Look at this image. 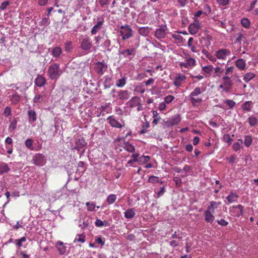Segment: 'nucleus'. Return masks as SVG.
<instances>
[{
    "label": "nucleus",
    "mask_w": 258,
    "mask_h": 258,
    "mask_svg": "<svg viewBox=\"0 0 258 258\" xmlns=\"http://www.w3.org/2000/svg\"><path fill=\"white\" fill-rule=\"evenodd\" d=\"M217 2L220 5L224 6L228 4L229 0H217Z\"/></svg>",
    "instance_id": "63"
},
{
    "label": "nucleus",
    "mask_w": 258,
    "mask_h": 258,
    "mask_svg": "<svg viewBox=\"0 0 258 258\" xmlns=\"http://www.w3.org/2000/svg\"><path fill=\"white\" fill-rule=\"evenodd\" d=\"M33 160L34 164L38 166H41L43 165L44 162V156L41 154H37L35 156Z\"/></svg>",
    "instance_id": "8"
},
{
    "label": "nucleus",
    "mask_w": 258,
    "mask_h": 258,
    "mask_svg": "<svg viewBox=\"0 0 258 258\" xmlns=\"http://www.w3.org/2000/svg\"><path fill=\"white\" fill-rule=\"evenodd\" d=\"M223 141L230 145L233 141V139L230 137L229 135L225 134L223 137Z\"/></svg>",
    "instance_id": "39"
},
{
    "label": "nucleus",
    "mask_w": 258,
    "mask_h": 258,
    "mask_svg": "<svg viewBox=\"0 0 258 258\" xmlns=\"http://www.w3.org/2000/svg\"><path fill=\"white\" fill-rule=\"evenodd\" d=\"M86 145L85 141L84 139H80L76 142L75 146L74 149L79 151L83 148Z\"/></svg>",
    "instance_id": "18"
},
{
    "label": "nucleus",
    "mask_w": 258,
    "mask_h": 258,
    "mask_svg": "<svg viewBox=\"0 0 258 258\" xmlns=\"http://www.w3.org/2000/svg\"><path fill=\"white\" fill-rule=\"evenodd\" d=\"M202 93L201 88L196 87L194 90L190 93V97H194L199 95Z\"/></svg>",
    "instance_id": "42"
},
{
    "label": "nucleus",
    "mask_w": 258,
    "mask_h": 258,
    "mask_svg": "<svg viewBox=\"0 0 258 258\" xmlns=\"http://www.w3.org/2000/svg\"><path fill=\"white\" fill-rule=\"evenodd\" d=\"M241 24L245 28H249L250 27V21L247 18H243L241 20Z\"/></svg>",
    "instance_id": "34"
},
{
    "label": "nucleus",
    "mask_w": 258,
    "mask_h": 258,
    "mask_svg": "<svg viewBox=\"0 0 258 258\" xmlns=\"http://www.w3.org/2000/svg\"><path fill=\"white\" fill-rule=\"evenodd\" d=\"M96 227H101L103 226H109V224L107 221H102L99 219H97L95 223Z\"/></svg>",
    "instance_id": "23"
},
{
    "label": "nucleus",
    "mask_w": 258,
    "mask_h": 258,
    "mask_svg": "<svg viewBox=\"0 0 258 258\" xmlns=\"http://www.w3.org/2000/svg\"><path fill=\"white\" fill-rule=\"evenodd\" d=\"M42 96L40 94H37L35 96V97L33 99V101L34 103H40L41 101V98Z\"/></svg>",
    "instance_id": "52"
},
{
    "label": "nucleus",
    "mask_w": 258,
    "mask_h": 258,
    "mask_svg": "<svg viewBox=\"0 0 258 258\" xmlns=\"http://www.w3.org/2000/svg\"><path fill=\"white\" fill-rule=\"evenodd\" d=\"M230 54V51L227 49H220L216 52V56L219 59H225Z\"/></svg>",
    "instance_id": "5"
},
{
    "label": "nucleus",
    "mask_w": 258,
    "mask_h": 258,
    "mask_svg": "<svg viewBox=\"0 0 258 258\" xmlns=\"http://www.w3.org/2000/svg\"><path fill=\"white\" fill-rule=\"evenodd\" d=\"M203 10H204V13L206 15H208V14H210L211 12V7L208 4H205L204 5Z\"/></svg>",
    "instance_id": "48"
},
{
    "label": "nucleus",
    "mask_w": 258,
    "mask_h": 258,
    "mask_svg": "<svg viewBox=\"0 0 258 258\" xmlns=\"http://www.w3.org/2000/svg\"><path fill=\"white\" fill-rule=\"evenodd\" d=\"M213 212L210 211V210H206L204 212V215L205 217V221L208 223H212L215 217L213 215Z\"/></svg>",
    "instance_id": "11"
},
{
    "label": "nucleus",
    "mask_w": 258,
    "mask_h": 258,
    "mask_svg": "<svg viewBox=\"0 0 258 258\" xmlns=\"http://www.w3.org/2000/svg\"><path fill=\"white\" fill-rule=\"evenodd\" d=\"M107 68L106 64L99 62L95 66L94 70L98 74L102 75L106 71Z\"/></svg>",
    "instance_id": "6"
},
{
    "label": "nucleus",
    "mask_w": 258,
    "mask_h": 258,
    "mask_svg": "<svg viewBox=\"0 0 258 258\" xmlns=\"http://www.w3.org/2000/svg\"><path fill=\"white\" fill-rule=\"evenodd\" d=\"M172 38L176 40H177L179 42H180L182 41L183 37L178 34H173L172 35Z\"/></svg>",
    "instance_id": "57"
},
{
    "label": "nucleus",
    "mask_w": 258,
    "mask_h": 258,
    "mask_svg": "<svg viewBox=\"0 0 258 258\" xmlns=\"http://www.w3.org/2000/svg\"><path fill=\"white\" fill-rule=\"evenodd\" d=\"M86 205L87 208V210L89 211H93L95 210L96 207L95 205L93 203L87 202Z\"/></svg>",
    "instance_id": "44"
},
{
    "label": "nucleus",
    "mask_w": 258,
    "mask_h": 258,
    "mask_svg": "<svg viewBox=\"0 0 258 258\" xmlns=\"http://www.w3.org/2000/svg\"><path fill=\"white\" fill-rule=\"evenodd\" d=\"M107 120L109 121L110 125L112 127L121 128L122 126L121 124L116 120L112 116L108 117Z\"/></svg>",
    "instance_id": "14"
},
{
    "label": "nucleus",
    "mask_w": 258,
    "mask_h": 258,
    "mask_svg": "<svg viewBox=\"0 0 258 258\" xmlns=\"http://www.w3.org/2000/svg\"><path fill=\"white\" fill-rule=\"evenodd\" d=\"M104 23V20H102L97 22V24H96L94 27L92 28L91 30V34L92 35H95L97 33L98 31H99L101 29V27Z\"/></svg>",
    "instance_id": "16"
},
{
    "label": "nucleus",
    "mask_w": 258,
    "mask_h": 258,
    "mask_svg": "<svg viewBox=\"0 0 258 258\" xmlns=\"http://www.w3.org/2000/svg\"><path fill=\"white\" fill-rule=\"evenodd\" d=\"M139 156V154L135 153L132 155V157L133 158V161L139 162V158H138Z\"/></svg>",
    "instance_id": "62"
},
{
    "label": "nucleus",
    "mask_w": 258,
    "mask_h": 258,
    "mask_svg": "<svg viewBox=\"0 0 258 258\" xmlns=\"http://www.w3.org/2000/svg\"><path fill=\"white\" fill-rule=\"evenodd\" d=\"M47 73L50 79L56 80L61 74L59 64L56 63L51 64L48 69Z\"/></svg>",
    "instance_id": "1"
},
{
    "label": "nucleus",
    "mask_w": 258,
    "mask_h": 258,
    "mask_svg": "<svg viewBox=\"0 0 258 258\" xmlns=\"http://www.w3.org/2000/svg\"><path fill=\"white\" fill-rule=\"evenodd\" d=\"M126 78L124 77L121 79L118 80L116 82V85L118 87H122L126 84Z\"/></svg>",
    "instance_id": "28"
},
{
    "label": "nucleus",
    "mask_w": 258,
    "mask_h": 258,
    "mask_svg": "<svg viewBox=\"0 0 258 258\" xmlns=\"http://www.w3.org/2000/svg\"><path fill=\"white\" fill-rule=\"evenodd\" d=\"M10 4L9 1H5L3 2L0 6V10H5L7 7Z\"/></svg>",
    "instance_id": "55"
},
{
    "label": "nucleus",
    "mask_w": 258,
    "mask_h": 258,
    "mask_svg": "<svg viewBox=\"0 0 258 258\" xmlns=\"http://www.w3.org/2000/svg\"><path fill=\"white\" fill-rule=\"evenodd\" d=\"M61 50L59 47H55L52 50V54L54 57H58L61 54Z\"/></svg>",
    "instance_id": "35"
},
{
    "label": "nucleus",
    "mask_w": 258,
    "mask_h": 258,
    "mask_svg": "<svg viewBox=\"0 0 258 258\" xmlns=\"http://www.w3.org/2000/svg\"><path fill=\"white\" fill-rule=\"evenodd\" d=\"M123 148L127 151L128 152L133 153L135 150V147L130 144L128 143H124V146Z\"/></svg>",
    "instance_id": "29"
},
{
    "label": "nucleus",
    "mask_w": 258,
    "mask_h": 258,
    "mask_svg": "<svg viewBox=\"0 0 258 258\" xmlns=\"http://www.w3.org/2000/svg\"><path fill=\"white\" fill-rule=\"evenodd\" d=\"M237 197L238 196L236 195L231 193L226 198V199L229 203H232L236 201Z\"/></svg>",
    "instance_id": "38"
},
{
    "label": "nucleus",
    "mask_w": 258,
    "mask_h": 258,
    "mask_svg": "<svg viewBox=\"0 0 258 258\" xmlns=\"http://www.w3.org/2000/svg\"><path fill=\"white\" fill-rule=\"evenodd\" d=\"M225 103L226 104L230 109L233 108L236 104L234 101L230 99L226 100L225 101Z\"/></svg>",
    "instance_id": "45"
},
{
    "label": "nucleus",
    "mask_w": 258,
    "mask_h": 258,
    "mask_svg": "<svg viewBox=\"0 0 258 258\" xmlns=\"http://www.w3.org/2000/svg\"><path fill=\"white\" fill-rule=\"evenodd\" d=\"M79 236L81 237L79 238H75L74 242L78 241L82 243L84 242L85 241V236L83 235H79Z\"/></svg>",
    "instance_id": "59"
},
{
    "label": "nucleus",
    "mask_w": 258,
    "mask_h": 258,
    "mask_svg": "<svg viewBox=\"0 0 258 258\" xmlns=\"http://www.w3.org/2000/svg\"><path fill=\"white\" fill-rule=\"evenodd\" d=\"M134 208H131L127 210L125 212H124V217L126 219H132L135 217L136 215V212Z\"/></svg>",
    "instance_id": "21"
},
{
    "label": "nucleus",
    "mask_w": 258,
    "mask_h": 258,
    "mask_svg": "<svg viewBox=\"0 0 258 258\" xmlns=\"http://www.w3.org/2000/svg\"><path fill=\"white\" fill-rule=\"evenodd\" d=\"M174 99V96L172 95H168L165 98L164 101L165 103L169 104L171 103Z\"/></svg>",
    "instance_id": "51"
},
{
    "label": "nucleus",
    "mask_w": 258,
    "mask_h": 258,
    "mask_svg": "<svg viewBox=\"0 0 258 258\" xmlns=\"http://www.w3.org/2000/svg\"><path fill=\"white\" fill-rule=\"evenodd\" d=\"M200 29V24L199 23H192L188 26V31L189 33L194 35L196 34Z\"/></svg>",
    "instance_id": "10"
},
{
    "label": "nucleus",
    "mask_w": 258,
    "mask_h": 258,
    "mask_svg": "<svg viewBox=\"0 0 258 258\" xmlns=\"http://www.w3.org/2000/svg\"><path fill=\"white\" fill-rule=\"evenodd\" d=\"M20 96L15 94L12 96L11 100L14 103H17L20 100Z\"/></svg>",
    "instance_id": "54"
},
{
    "label": "nucleus",
    "mask_w": 258,
    "mask_h": 258,
    "mask_svg": "<svg viewBox=\"0 0 258 258\" xmlns=\"http://www.w3.org/2000/svg\"><path fill=\"white\" fill-rule=\"evenodd\" d=\"M166 30V26H160L159 28L155 31V37L158 39L164 38Z\"/></svg>",
    "instance_id": "4"
},
{
    "label": "nucleus",
    "mask_w": 258,
    "mask_h": 258,
    "mask_svg": "<svg viewBox=\"0 0 258 258\" xmlns=\"http://www.w3.org/2000/svg\"><path fill=\"white\" fill-rule=\"evenodd\" d=\"M33 141L31 139H28L25 141V146L30 150H33Z\"/></svg>",
    "instance_id": "37"
},
{
    "label": "nucleus",
    "mask_w": 258,
    "mask_h": 258,
    "mask_svg": "<svg viewBox=\"0 0 258 258\" xmlns=\"http://www.w3.org/2000/svg\"><path fill=\"white\" fill-rule=\"evenodd\" d=\"M151 30V29L148 27H140L138 29V33L143 36H147L149 34Z\"/></svg>",
    "instance_id": "19"
},
{
    "label": "nucleus",
    "mask_w": 258,
    "mask_h": 258,
    "mask_svg": "<svg viewBox=\"0 0 258 258\" xmlns=\"http://www.w3.org/2000/svg\"><path fill=\"white\" fill-rule=\"evenodd\" d=\"M56 247L59 254L63 255L66 253V247L64 246L62 242L58 241L56 244Z\"/></svg>",
    "instance_id": "17"
},
{
    "label": "nucleus",
    "mask_w": 258,
    "mask_h": 258,
    "mask_svg": "<svg viewBox=\"0 0 258 258\" xmlns=\"http://www.w3.org/2000/svg\"><path fill=\"white\" fill-rule=\"evenodd\" d=\"M236 66L240 70H243L245 68L246 63L244 59H238L235 63Z\"/></svg>",
    "instance_id": "25"
},
{
    "label": "nucleus",
    "mask_w": 258,
    "mask_h": 258,
    "mask_svg": "<svg viewBox=\"0 0 258 258\" xmlns=\"http://www.w3.org/2000/svg\"><path fill=\"white\" fill-rule=\"evenodd\" d=\"M179 65L181 67L188 68L195 66L196 60L194 58H189L186 59L185 62H181Z\"/></svg>",
    "instance_id": "9"
},
{
    "label": "nucleus",
    "mask_w": 258,
    "mask_h": 258,
    "mask_svg": "<svg viewBox=\"0 0 258 258\" xmlns=\"http://www.w3.org/2000/svg\"><path fill=\"white\" fill-rule=\"evenodd\" d=\"M190 100L191 104L194 106H196L198 104L200 103L202 101V99H196L194 97H190Z\"/></svg>",
    "instance_id": "43"
},
{
    "label": "nucleus",
    "mask_w": 258,
    "mask_h": 258,
    "mask_svg": "<svg viewBox=\"0 0 258 258\" xmlns=\"http://www.w3.org/2000/svg\"><path fill=\"white\" fill-rule=\"evenodd\" d=\"M255 77V75L252 73H246L244 76L243 80L245 82H248Z\"/></svg>",
    "instance_id": "31"
},
{
    "label": "nucleus",
    "mask_w": 258,
    "mask_h": 258,
    "mask_svg": "<svg viewBox=\"0 0 258 258\" xmlns=\"http://www.w3.org/2000/svg\"><path fill=\"white\" fill-rule=\"evenodd\" d=\"M46 83V79L42 76H38L35 80V84L38 87H41Z\"/></svg>",
    "instance_id": "15"
},
{
    "label": "nucleus",
    "mask_w": 258,
    "mask_h": 258,
    "mask_svg": "<svg viewBox=\"0 0 258 258\" xmlns=\"http://www.w3.org/2000/svg\"><path fill=\"white\" fill-rule=\"evenodd\" d=\"M180 117L179 114H175L172 116L165 123L168 125H175L178 124L180 121Z\"/></svg>",
    "instance_id": "7"
},
{
    "label": "nucleus",
    "mask_w": 258,
    "mask_h": 258,
    "mask_svg": "<svg viewBox=\"0 0 258 258\" xmlns=\"http://www.w3.org/2000/svg\"><path fill=\"white\" fill-rule=\"evenodd\" d=\"M232 148L235 152H237L241 148V144L238 142H235L233 144Z\"/></svg>",
    "instance_id": "50"
},
{
    "label": "nucleus",
    "mask_w": 258,
    "mask_h": 258,
    "mask_svg": "<svg viewBox=\"0 0 258 258\" xmlns=\"http://www.w3.org/2000/svg\"><path fill=\"white\" fill-rule=\"evenodd\" d=\"M165 192V188L164 186L161 187L160 189V190L156 192L157 195V198H159L160 196H162L164 192Z\"/></svg>",
    "instance_id": "53"
},
{
    "label": "nucleus",
    "mask_w": 258,
    "mask_h": 258,
    "mask_svg": "<svg viewBox=\"0 0 258 258\" xmlns=\"http://www.w3.org/2000/svg\"><path fill=\"white\" fill-rule=\"evenodd\" d=\"M248 121L250 126H255L258 122L257 118L254 115L249 117Z\"/></svg>",
    "instance_id": "27"
},
{
    "label": "nucleus",
    "mask_w": 258,
    "mask_h": 258,
    "mask_svg": "<svg viewBox=\"0 0 258 258\" xmlns=\"http://www.w3.org/2000/svg\"><path fill=\"white\" fill-rule=\"evenodd\" d=\"M118 97L119 99L127 100L130 97V93L127 90H120L118 92Z\"/></svg>",
    "instance_id": "13"
},
{
    "label": "nucleus",
    "mask_w": 258,
    "mask_h": 258,
    "mask_svg": "<svg viewBox=\"0 0 258 258\" xmlns=\"http://www.w3.org/2000/svg\"><path fill=\"white\" fill-rule=\"evenodd\" d=\"M233 208L234 209H238L240 210L239 215H242L243 214V207L242 205H238L237 206H233Z\"/></svg>",
    "instance_id": "61"
},
{
    "label": "nucleus",
    "mask_w": 258,
    "mask_h": 258,
    "mask_svg": "<svg viewBox=\"0 0 258 258\" xmlns=\"http://www.w3.org/2000/svg\"><path fill=\"white\" fill-rule=\"evenodd\" d=\"M28 115L29 119L32 121H35L36 120V113L33 110H30L28 111Z\"/></svg>",
    "instance_id": "32"
},
{
    "label": "nucleus",
    "mask_w": 258,
    "mask_h": 258,
    "mask_svg": "<svg viewBox=\"0 0 258 258\" xmlns=\"http://www.w3.org/2000/svg\"><path fill=\"white\" fill-rule=\"evenodd\" d=\"M213 67L212 65L205 66L203 67L202 70L207 74H210L213 70Z\"/></svg>",
    "instance_id": "41"
},
{
    "label": "nucleus",
    "mask_w": 258,
    "mask_h": 258,
    "mask_svg": "<svg viewBox=\"0 0 258 258\" xmlns=\"http://www.w3.org/2000/svg\"><path fill=\"white\" fill-rule=\"evenodd\" d=\"M148 182L152 183H158L159 182V177L155 176H151L149 177Z\"/></svg>",
    "instance_id": "46"
},
{
    "label": "nucleus",
    "mask_w": 258,
    "mask_h": 258,
    "mask_svg": "<svg viewBox=\"0 0 258 258\" xmlns=\"http://www.w3.org/2000/svg\"><path fill=\"white\" fill-rule=\"evenodd\" d=\"M11 114V108L9 107H6L5 108V110H4V115L6 116V117H8L9 116H10Z\"/></svg>",
    "instance_id": "56"
},
{
    "label": "nucleus",
    "mask_w": 258,
    "mask_h": 258,
    "mask_svg": "<svg viewBox=\"0 0 258 258\" xmlns=\"http://www.w3.org/2000/svg\"><path fill=\"white\" fill-rule=\"evenodd\" d=\"M252 102L251 101L245 102L242 106L243 110L246 111H250L252 108Z\"/></svg>",
    "instance_id": "26"
},
{
    "label": "nucleus",
    "mask_w": 258,
    "mask_h": 258,
    "mask_svg": "<svg viewBox=\"0 0 258 258\" xmlns=\"http://www.w3.org/2000/svg\"><path fill=\"white\" fill-rule=\"evenodd\" d=\"M252 142V139L251 136H245V139L244 143L245 145L248 147L250 146Z\"/></svg>",
    "instance_id": "33"
},
{
    "label": "nucleus",
    "mask_w": 258,
    "mask_h": 258,
    "mask_svg": "<svg viewBox=\"0 0 258 258\" xmlns=\"http://www.w3.org/2000/svg\"><path fill=\"white\" fill-rule=\"evenodd\" d=\"M185 79V76L184 75H181L179 76L178 77H177L174 81V85L176 86H180L181 82L183 81Z\"/></svg>",
    "instance_id": "24"
},
{
    "label": "nucleus",
    "mask_w": 258,
    "mask_h": 258,
    "mask_svg": "<svg viewBox=\"0 0 258 258\" xmlns=\"http://www.w3.org/2000/svg\"><path fill=\"white\" fill-rule=\"evenodd\" d=\"M10 170V168L8 164L5 162L0 163V175L8 173Z\"/></svg>",
    "instance_id": "20"
},
{
    "label": "nucleus",
    "mask_w": 258,
    "mask_h": 258,
    "mask_svg": "<svg viewBox=\"0 0 258 258\" xmlns=\"http://www.w3.org/2000/svg\"><path fill=\"white\" fill-rule=\"evenodd\" d=\"M49 23V19L47 18H44L40 21V24L41 25H45Z\"/></svg>",
    "instance_id": "64"
},
{
    "label": "nucleus",
    "mask_w": 258,
    "mask_h": 258,
    "mask_svg": "<svg viewBox=\"0 0 258 258\" xmlns=\"http://www.w3.org/2000/svg\"><path fill=\"white\" fill-rule=\"evenodd\" d=\"M129 106L131 108H134L141 104L140 98L139 97H134L129 101Z\"/></svg>",
    "instance_id": "12"
},
{
    "label": "nucleus",
    "mask_w": 258,
    "mask_h": 258,
    "mask_svg": "<svg viewBox=\"0 0 258 258\" xmlns=\"http://www.w3.org/2000/svg\"><path fill=\"white\" fill-rule=\"evenodd\" d=\"M119 33L122 36V39L125 40L133 36V31L131 26L127 24L121 25L120 27Z\"/></svg>",
    "instance_id": "2"
},
{
    "label": "nucleus",
    "mask_w": 258,
    "mask_h": 258,
    "mask_svg": "<svg viewBox=\"0 0 258 258\" xmlns=\"http://www.w3.org/2000/svg\"><path fill=\"white\" fill-rule=\"evenodd\" d=\"M217 222L219 225L222 226H226L228 224V222L224 219L218 220H217Z\"/></svg>",
    "instance_id": "58"
},
{
    "label": "nucleus",
    "mask_w": 258,
    "mask_h": 258,
    "mask_svg": "<svg viewBox=\"0 0 258 258\" xmlns=\"http://www.w3.org/2000/svg\"><path fill=\"white\" fill-rule=\"evenodd\" d=\"M150 157L148 156H142L139 157V164H145L149 161Z\"/></svg>",
    "instance_id": "40"
},
{
    "label": "nucleus",
    "mask_w": 258,
    "mask_h": 258,
    "mask_svg": "<svg viewBox=\"0 0 258 258\" xmlns=\"http://www.w3.org/2000/svg\"><path fill=\"white\" fill-rule=\"evenodd\" d=\"M91 222V219L90 217H86L83 219L82 223H80L79 226L82 228L85 229L88 227Z\"/></svg>",
    "instance_id": "22"
},
{
    "label": "nucleus",
    "mask_w": 258,
    "mask_h": 258,
    "mask_svg": "<svg viewBox=\"0 0 258 258\" xmlns=\"http://www.w3.org/2000/svg\"><path fill=\"white\" fill-rule=\"evenodd\" d=\"M234 70V67H227L226 69L225 74L229 75L230 73H233Z\"/></svg>",
    "instance_id": "60"
},
{
    "label": "nucleus",
    "mask_w": 258,
    "mask_h": 258,
    "mask_svg": "<svg viewBox=\"0 0 258 258\" xmlns=\"http://www.w3.org/2000/svg\"><path fill=\"white\" fill-rule=\"evenodd\" d=\"M17 125V120L14 119L11 122V123L9 126V130L11 131L14 130L16 128Z\"/></svg>",
    "instance_id": "49"
},
{
    "label": "nucleus",
    "mask_w": 258,
    "mask_h": 258,
    "mask_svg": "<svg viewBox=\"0 0 258 258\" xmlns=\"http://www.w3.org/2000/svg\"><path fill=\"white\" fill-rule=\"evenodd\" d=\"M116 199V196L114 194L110 195L107 198V202L109 204H113Z\"/></svg>",
    "instance_id": "36"
},
{
    "label": "nucleus",
    "mask_w": 258,
    "mask_h": 258,
    "mask_svg": "<svg viewBox=\"0 0 258 258\" xmlns=\"http://www.w3.org/2000/svg\"><path fill=\"white\" fill-rule=\"evenodd\" d=\"M134 51V49H127L121 51V53L123 54L124 56H127L131 55Z\"/></svg>",
    "instance_id": "47"
},
{
    "label": "nucleus",
    "mask_w": 258,
    "mask_h": 258,
    "mask_svg": "<svg viewBox=\"0 0 258 258\" xmlns=\"http://www.w3.org/2000/svg\"><path fill=\"white\" fill-rule=\"evenodd\" d=\"M80 48L84 51L89 52L92 46V41L88 36L83 37L80 41Z\"/></svg>",
    "instance_id": "3"
},
{
    "label": "nucleus",
    "mask_w": 258,
    "mask_h": 258,
    "mask_svg": "<svg viewBox=\"0 0 258 258\" xmlns=\"http://www.w3.org/2000/svg\"><path fill=\"white\" fill-rule=\"evenodd\" d=\"M220 204V203H216L215 201H211L210 202V205L208 207L207 210H210V211H212V212H214V209L216 208Z\"/></svg>",
    "instance_id": "30"
}]
</instances>
